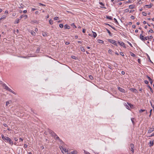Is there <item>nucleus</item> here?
<instances>
[{"mask_svg": "<svg viewBox=\"0 0 154 154\" xmlns=\"http://www.w3.org/2000/svg\"><path fill=\"white\" fill-rule=\"evenodd\" d=\"M134 118H131V121L133 124H134Z\"/></svg>", "mask_w": 154, "mask_h": 154, "instance_id": "nucleus-44", "label": "nucleus"}, {"mask_svg": "<svg viewBox=\"0 0 154 154\" xmlns=\"http://www.w3.org/2000/svg\"><path fill=\"white\" fill-rule=\"evenodd\" d=\"M145 6L147 7L148 8H150L152 7L151 5H145Z\"/></svg>", "mask_w": 154, "mask_h": 154, "instance_id": "nucleus-42", "label": "nucleus"}, {"mask_svg": "<svg viewBox=\"0 0 154 154\" xmlns=\"http://www.w3.org/2000/svg\"><path fill=\"white\" fill-rule=\"evenodd\" d=\"M135 7V5H129V8L130 9H133Z\"/></svg>", "mask_w": 154, "mask_h": 154, "instance_id": "nucleus-12", "label": "nucleus"}, {"mask_svg": "<svg viewBox=\"0 0 154 154\" xmlns=\"http://www.w3.org/2000/svg\"><path fill=\"white\" fill-rule=\"evenodd\" d=\"M112 50L110 49H109L108 51V53L110 54H112Z\"/></svg>", "mask_w": 154, "mask_h": 154, "instance_id": "nucleus-30", "label": "nucleus"}, {"mask_svg": "<svg viewBox=\"0 0 154 154\" xmlns=\"http://www.w3.org/2000/svg\"><path fill=\"white\" fill-rule=\"evenodd\" d=\"M106 18L108 19H109L110 20H112V17L110 16H106Z\"/></svg>", "mask_w": 154, "mask_h": 154, "instance_id": "nucleus-25", "label": "nucleus"}, {"mask_svg": "<svg viewBox=\"0 0 154 154\" xmlns=\"http://www.w3.org/2000/svg\"><path fill=\"white\" fill-rule=\"evenodd\" d=\"M3 125L5 127H8V126L7 125L5 124V123H4L3 124Z\"/></svg>", "mask_w": 154, "mask_h": 154, "instance_id": "nucleus-56", "label": "nucleus"}, {"mask_svg": "<svg viewBox=\"0 0 154 154\" xmlns=\"http://www.w3.org/2000/svg\"><path fill=\"white\" fill-rule=\"evenodd\" d=\"M11 102V101H7L6 103V105L7 106Z\"/></svg>", "mask_w": 154, "mask_h": 154, "instance_id": "nucleus-24", "label": "nucleus"}, {"mask_svg": "<svg viewBox=\"0 0 154 154\" xmlns=\"http://www.w3.org/2000/svg\"><path fill=\"white\" fill-rule=\"evenodd\" d=\"M38 5L40 6H45V5L41 3H38Z\"/></svg>", "mask_w": 154, "mask_h": 154, "instance_id": "nucleus-45", "label": "nucleus"}, {"mask_svg": "<svg viewBox=\"0 0 154 154\" xmlns=\"http://www.w3.org/2000/svg\"><path fill=\"white\" fill-rule=\"evenodd\" d=\"M40 51V48H38L36 50V52L38 53Z\"/></svg>", "mask_w": 154, "mask_h": 154, "instance_id": "nucleus-47", "label": "nucleus"}, {"mask_svg": "<svg viewBox=\"0 0 154 154\" xmlns=\"http://www.w3.org/2000/svg\"><path fill=\"white\" fill-rule=\"evenodd\" d=\"M54 137L55 139H57L58 140H59L60 141H61V140H60L59 137L57 135V134L55 135V136Z\"/></svg>", "mask_w": 154, "mask_h": 154, "instance_id": "nucleus-17", "label": "nucleus"}, {"mask_svg": "<svg viewBox=\"0 0 154 154\" xmlns=\"http://www.w3.org/2000/svg\"><path fill=\"white\" fill-rule=\"evenodd\" d=\"M114 20L115 21L116 23H118V22H117V20L115 18H114Z\"/></svg>", "mask_w": 154, "mask_h": 154, "instance_id": "nucleus-59", "label": "nucleus"}, {"mask_svg": "<svg viewBox=\"0 0 154 154\" xmlns=\"http://www.w3.org/2000/svg\"><path fill=\"white\" fill-rule=\"evenodd\" d=\"M142 14L144 16H146V13L145 12H142Z\"/></svg>", "mask_w": 154, "mask_h": 154, "instance_id": "nucleus-37", "label": "nucleus"}, {"mask_svg": "<svg viewBox=\"0 0 154 154\" xmlns=\"http://www.w3.org/2000/svg\"><path fill=\"white\" fill-rule=\"evenodd\" d=\"M140 39L143 42H145V40H147V38H148V36H146L144 37L142 35V34H141L140 35Z\"/></svg>", "mask_w": 154, "mask_h": 154, "instance_id": "nucleus-3", "label": "nucleus"}, {"mask_svg": "<svg viewBox=\"0 0 154 154\" xmlns=\"http://www.w3.org/2000/svg\"><path fill=\"white\" fill-rule=\"evenodd\" d=\"M121 73L122 75H124L125 74V72L124 71H122L121 72Z\"/></svg>", "mask_w": 154, "mask_h": 154, "instance_id": "nucleus-55", "label": "nucleus"}, {"mask_svg": "<svg viewBox=\"0 0 154 154\" xmlns=\"http://www.w3.org/2000/svg\"><path fill=\"white\" fill-rule=\"evenodd\" d=\"M125 104H126V108L128 109H129L130 108H129V106H128L127 105L126 103Z\"/></svg>", "mask_w": 154, "mask_h": 154, "instance_id": "nucleus-51", "label": "nucleus"}, {"mask_svg": "<svg viewBox=\"0 0 154 154\" xmlns=\"http://www.w3.org/2000/svg\"><path fill=\"white\" fill-rule=\"evenodd\" d=\"M6 140L7 141V142H8L10 144H11L12 145L13 144V142L10 138L8 137H6Z\"/></svg>", "mask_w": 154, "mask_h": 154, "instance_id": "nucleus-4", "label": "nucleus"}, {"mask_svg": "<svg viewBox=\"0 0 154 154\" xmlns=\"http://www.w3.org/2000/svg\"><path fill=\"white\" fill-rule=\"evenodd\" d=\"M92 32H93V36L94 38H95L97 36V34L95 32H94L93 31H92Z\"/></svg>", "mask_w": 154, "mask_h": 154, "instance_id": "nucleus-21", "label": "nucleus"}, {"mask_svg": "<svg viewBox=\"0 0 154 154\" xmlns=\"http://www.w3.org/2000/svg\"><path fill=\"white\" fill-rule=\"evenodd\" d=\"M150 146H152L153 145V141L151 140L149 142Z\"/></svg>", "mask_w": 154, "mask_h": 154, "instance_id": "nucleus-19", "label": "nucleus"}, {"mask_svg": "<svg viewBox=\"0 0 154 154\" xmlns=\"http://www.w3.org/2000/svg\"><path fill=\"white\" fill-rule=\"evenodd\" d=\"M144 82L146 84H147L149 83V82L147 80H145Z\"/></svg>", "mask_w": 154, "mask_h": 154, "instance_id": "nucleus-48", "label": "nucleus"}, {"mask_svg": "<svg viewBox=\"0 0 154 154\" xmlns=\"http://www.w3.org/2000/svg\"><path fill=\"white\" fill-rule=\"evenodd\" d=\"M19 19H17L15 22V23H18L19 22Z\"/></svg>", "mask_w": 154, "mask_h": 154, "instance_id": "nucleus-34", "label": "nucleus"}, {"mask_svg": "<svg viewBox=\"0 0 154 154\" xmlns=\"http://www.w3.org/2000/svg\"><path fill=\"white\" fill-rule=\"evenodd\" d=\"M131 18L132 19H134V17L133 16H131Z\"/></svg>", "mask_w": 154, "mask_h": 154, "instance_id": "nucleus-52", "label": "nucleus"}, {"mask_svg": "<svg viewBox=\"0 0 154 154\" xmlns=\"http://www.w3.org/2000/svg\"><path fill=\"white\" fill-rule=\"evenodd\" d=\"M59 18L57 17H54V20H57Z\"/></svg>", "mask_w": 154, "mask_h": 154, "instance_id": "nucleus-49", "label": "nucleus"}, {"mask_svg": "<svg viewBox=\"0 0 154 154\" xmlns=\"http://www.w3.org/2000/svg\"><path fill=\"white\" fill-rule=\"evenodd\" d=\"M2 86L6 90L12 93L15 94V93L12 90L8 88L5 83H2Z\"/></svg>", "mask_w": 154, "mask_h": 154, "instance_id": "nucleus-2", "label": "nucleus"}, {"mask_svg": "<svg viewBox=\"0 0 154 154\" xmlns=\"http://www.w3.org/2000/svg\"><path fill=\"white\" fill-rule=\"evenodd\" d=\"M120 54L122 56H124V55L123 52H120Z\"/></svg>", "mask_w": 154, "mask_h": 154, "instance_id": "nucleus-53", "label": "nucleus"}, {"mask_svg": "<svg viewBox=\"0 0 154 154\" xmlns=\"http://www.w3.org/2000/svg\"><path fill=\"white\" fill-rule=\"evenodd\" d=\"M89 77L91 80L93 79V77L91 75H89Z\"/></svg>", "mask_w": 154, "mask_h": 154, "instance_id": "nucleus-32", "label": "nucleus"}, {"mask_svg": "<svg viewBox=\"0 0 154 154\" xmlns=\"http://www.w3.org/2000/svg\"><path fill=\"white\" fill-rule=\"evenodd\" d=\"M119 90L122 92L123 93L125 92V90L122 88L119 87H118Z\"/></svg>", "mask_w": 154, "mask_h": 154, "instance_id": "nucleus-11", "label": "nucleus"}, {"mask_svg": "<svg viewBox=\"0 0 154 154\" xmlns=\"http://www.w3.org/2000/svg\"><path fill=\"white\" fill-rule=\"evenodd\" d=\"M42 35L43 36H46L47 35V34H46V32H43L42 33Z\"/></svg>", "mask_w": 154, "mask_h": 154, "instance_id": "nucleus-26", "label": "nucleus"}, {"mask_svg": "<svg viewBox=\"0 0 154 154\" xmlns=\"http://www.w3.org/2000/svg\"><path fill=\"white\" fill-rule=\"evenodd\" d=\"M60 149L62 151V152L64 154H68V150L65 148L64 146H60Z\"/></svg>", "mask_w": 154, "mask_h": 154, "instance_id": "nucleus-1", "label": "nucleus"}, {"mask_svg": "<svg viewBox=\"0 0 154 154\" xmlns=\"http://www.w3.org/2000/svg\"><path fill=\"white\" fill-rule=\"evenodd\" d=\"M154 131V125H153L151 128H150L148 131V133H150Z\"/></svg>", "mask_w": 154, "mask_h": 154, "instance_id": "nucleus-7", "label": "nucleus"}, {"mask_svg": "<svg viewBox=\"0 0 154 154\" xmlns=\"http://www.w3.org/2000/svg\"><path fill=\"white\" fill-rule=\"evenodd\" d=\"M98 42L99 43H103L104 42L103 41L101 40H98Z\"/></svg>", "mask_w": 154, "mask_h": 154, "instance_id": "nucleus-29", "label": "nucleus"}, {"mask_svg": "<svg viewBox=\"0 0 154 154\" xmlns=\"http://www.w3.org/2000/svg\"><path fill=\"white\" fill-rule=\"evenodd\" d=\"M84 153L85 154H91L88 151H85V150H84Z\"/></svg>", "mask_w": 154, "mask_h": 154, "instance_id": "nucleus-27", "label": "nucleus"}, {"mask_svg": "<svg viewBox=\"0 0 154 154\" xmlns=\"http://www.w3.org/2000/svg\"><path fill=\"white\" fill-rule=\"evenodd\" d=\"M128 43L131 46V47H132V44L130 42H128Z\"/></svg>", "mask_w": 154, "mask_h": 154, "instance_id": "nucleus-57", "label": "nucleus"}, {"mask_svg": "<svg viewBox=\"0 0 154 154\" xmlns=\"http://www.w3.org/2000/svg\"><path fill=\"white\" fill-rule=\"evenodd\" d=\"M107 25H108L109 26L111 27L113 29L115 30V28L114 27L112 26H111V25H109V24H107Z\"/></svg>", "mask_w": 154, "mask_h": 154, "instance_id": "nucleus-39", "label": "nucleus"}, {"mask_svg": "<svg viewBox=\"0 0 154 154\" xmlns=\"http://www.w3.org/2000/svg\"><path fill=\"white\" fill-rule=\"evenodd\" d=\"M122 4V2H120L118 3V5L119 6V5H121Z\"/></svg>", "mask_w": 154, "mask_h": 154, "instance_id": "nucleus-60", "label": "nucleus"}, {"mask_svg": "<svg viewBox=\"0 0 154 154\" xmlns=\"http://www.w3.org/2000/svg\"><path fill=\"white\" fill-rule=\"evenodd\" d=\"M49 133L53 137L55 136V135H56V134L55 133H54L53 131H49Z\"/></svg>", "mask_w": 154, "mask_h": 154, "instance_id": "nucleus-10", "label": "nucleus"}, {"mask_svg": "<svg viewBox=\"0 0 154 154\" xmlns=\"http://www.w3.org/2000/svg\"><path fill=\"white\" fill-rule=\"evenodd\" d=\"M81 51H82L83 52H85V50L83 47H81Z\"/></svg>", "mask_w": 154, "mask_h": 154, "instance_id": "nucleus-28", "label": "nucleus"}, {"mask_svg": "<svg viewBox=\"0 0 154 154\" xmlns=\"http://www.w3.org/2000/svg\"><path fill=\"white\" fill-rule=\"evenodd\" d=\"M59 27L61 28H63V24H60L59 25Z\"/></svg>", "mask_w": 154, "mask_h": 154, "instance_id": "nucleus-33", "label": "nucleus"}, {"mask_svg": "<svg viewBox=\"0 0 154 154\" xmlns=\"http://www.w3.org/2000/svg\"><path fill=\"white\" fill-rule=\"evenodd\" d=\"M28 17L27 15H26L23 14L21 15L20 17V19L23 18H24V19H26Z\"/></svg>", "mask_w": 154, "mask_h": 154, "instance_id": "nucleus-9", "label": "nucleus"}, {"mask_svg": "<svg viewBox=\"0 0 154 154\" xmlns=\"http://www.w3.org/2000/svg\"><path fill=\"white\" fill-rule=\"evenodd\" d=\"M149 32H151V33H153V31L152 30V29H150L148 31V33H149Z\"/></svg>", "mask_w": 154, "mask_h": 154, "instance_id": "nucleus-46", "label": "nucleus"}, {"mask_svg": "<svg viewBox=\"0 0 154 154\" xmlns=\"http://www.w3.org/2000/svg\"><path fill=\"white\" fill-rule=\"evenodd\" d=\"M108 41L113 44L116 46H117L116 42L115 40L112 39H109L108 40Z\"/></svg>", "mask_w": 154, "mask_h": 154, "instance_id": "nucleus-5", "label": "nucleus"}, {"mask_svg": "<svg viewBox=\"0 0 154 154\" xmlns=\"http://www.w3.org/2000/svg\"><path fill=\"white\" fill-rule=\"evenodd\" d=\"M130 147H131V150L132 151L133 153H134V145L133 143H131L130 144Z\"/></svg>", "mask_w": 154, "mask_h": 154, "instance_id": "nucleus-6", "label": "nucleus"}, {"mask_svg": "<svg viewBox=\"0 0 154 154\" xmlns=\"http://www.w3.org/2000/svg\"><path fill=\"white\" fill-rule=\"evenodd\" d=\"M77 152L76 150H74L70 152L69 154H76Z\"/></svg>", "mask_w": 154, "mask_h": 154, "instance_id": "nucleus-15", "label": "nucleus"}, {"mask_svg": "<svg viewBox=\"0 0 154 154\" xmlns=\"http://www.w3.org/2000/svg\"><path fill=\"white\" fill-rule=\"evenodd\" d=\"M86 29H82V32L83 33H85V32Z\"/></svg>", "mask_w": 154, "mask_h": 154, "instance_id": "nucleus-50", "label": "nucleus"}, {"mask_svg": "<svg viewBox=\"0 0 154 154\" xmlns=\"http://www.w3.org/2000/svg\"><path fill=\"white\" fill-rule=\"evenodd\" d=\"M132 27L133 28H136V26L135 25H133L132 26Z\"/></svg>", "mask_w": 154, "mask_h": 154, "instance_id": "nucleus-61", "label": "nucleus"}, {"mask_svg": "<svg viewBox=\"0 0 154 154\" xmlns=\"http://www.w3.org/2000/svg\"><path fill=\"white\" fill-rule=\"evenodd\" d=\"M131 56H132L134 57H135V54H134L133 53H131Z\"/></svg>", "mask_w": 154, "mask_h": 154, "instance_id": "nucleus-40", "label": "nucleus"}, {"mask_svg": "<svg viewBox=\"0 0 154 154\" xmlns=\"http://www.w3.org/2000/svg\"><path fill=\"white\" fill-rule=\"evenodd\" d=\"M149 82H150V83L151 84H152V82H153V81H152V80H150V81H149Z\"/></svg>", "mask_w": 154, "mask_h": 154, "instance_id": "nucleus-64", "label": "nucleus"}, {"mask_svg": "<svg viewBox=\"0 0 154 154\" xmlns=\"http://www.w3.org/2000/svg\"><path fill=\"white\" fill-rule=\"evenodd\" d=\"M145 111V109H140L139 110V112L140 113H141V112L144 111Z\"/></svg>", "mask_w": 154, "mask_h": 154, "instance_id": "nucleus-41", "label": "nucleus"}, {"mask_svg": "<svg viewBox=\"0 0 154 154\" xmlns=\"http://www.w3.org/2000/svg\"><path fill=\"white\" fill-rule=\"evenodd\" d=\"M23 13L24 14L26 13L27 12V11L26 10L23 11Z\"/></svg>", "mask_w": 154, "mask_h": 154, "instance_id": "nucleus-63", "label": "nucleus"}, {"mask_svg": "<svg viewBox=\"0 0 154 154\" xmlns=\"http://www.w3.org/2000/svg\"><path fill=\"white\" fill-rule=\"evenodd\" d=\"M71 58H72V59H77V58L76 57H75V56H72L71 57Z\"/></svg>", "mask_w": 154, "mask_h": 154, "instance_id": "nucleus-35", "label": "nucleus"}, {"mask_svg": "<svg viewBox=\"0 0 154 154\" xmlns=\"http://www.w3.org/2000/svg\"><path fill=\"white\" fill-rule=\"evenodd\" d=\"M129 11V10L128 9H126L124 11L125 12L127 13Z\"/></svg>", "mask_w": 154, "mask_h": 154, "instance_id": "nucleus-43", "label": "nucleus"}, {"mask_svg": "<svg viewBox=\"0 0 154 154\" xmlns=\"http://www.w3.org/2000/svg\"><path fill=\"white\" fill-rule=\"evenodd\" d=\"M30 33L33 36H35V33L33 31H31Z\"/></svg>", "mask_w": 154, "mask_h": 154, "instance_id": "nucleus-18", "label": "nucleus"}, {"mask_svg": "<svg viewBox=\"0 0 154 154\" xmlns=\"http://www.w3.org/2000/svg\"><path fill=\"white\" fill-rule=\"evenodd\" d=\"M69 44V42H65V44L66 45H68Z\"/></svg>", "mask_w": 154, "mask_h": 154, "instance_id": "nucleus-54", "label": "nucleus"}, {"mask_svg": "<svg viewBox=\"0 0 154 154\" xmlns=\"http://www.w3.org/2000/svg\"><path fill=\"white\" fill-rule=\"evenodd\" d=\"M64 28L65 29H69L70 28V27L67 24H65L64 25Z\"/></svg>", "mask_w": 154, "mask_h": 154, "instance_id": "nucleus-16", "label": "nucleus"}, {"mask_svg": "<svg viewBox=\"0 0 154 154\" xmlns=\"http://www.w3.org/2000/svg\"><path fill=\"white\" fill-rule=\"evenodd\" d=\"M49 23L51 25H52L53 24V21L52 20H51V19L50 20Z\"/></svg>", "mask_w": 154, "mask_h": 154, "instance_id": "nucleus-31", "label": "nucleus"}, {"mask_svg": "<svg viewBox=\"0 0 154 154\" xmlns=\"http://www.w3.org/2000/svg\"><path fill=\"white\" fill-rule=\"evenodd\" d=\"M71 26H73L74 28H76V26L74 24V23H72L71 24Z\"/></svg>", "mask_w": 154, "mask_h": 154, "instance_id": "nucleus-36", "label": "nucleus"}, {"mask_svg": "<svg viewBox=\"0 0 154 154\" xmlns=\"http://www.w3.org/2000/svg\"><path fill=\"white\" fill-rule=\"evenodd\" d=\"M6 18V16L4 15H3L1 18L0 19V21L2 20H4Z\"/></svg>", "mask_w": 154, "mask_h": 154, "instance_id": "nucleus-14", "label": "nucleus"}, {"mask_svg": "<svg viewBox=\"0 0 154 154\" xmlns=\"http://www.w3.org/2000/svg\"><path fill=\"white\" fill-rule=\"evenodd\" d=\"M14 139L15 141H17L18 140V139L17 137L14 138Z\"/></svg>", "mask_w": 154, "mask_h": 154, "instance_id": "nucleus-58", "label": "nucleus"}, {"mask_svg": "<svg viewBox=\"0 0 154 154\" xmlns=\"http://www.w3.org/2000/svg\"><path fill=\"white\" fill-rule=\"evenodd\" d=\"M27 147V144H25L24 145V147L25 148H26V147Z\"/></svg>", "mask_w": 154, "mask_h": 154, "instance_id": "nucleus-62", "label": "nucleus"}, {"mask_svg": "<svg viewBox=\"0 0 154 154\" xmlns=\"http://www.w3.org/2000/svg\"><path fill=\"white\" fill-rule=\"evenodd\" d=\"M118 43L121 46H122L124 48H126L125 45V44L123 42H118Z\"/></svg>", "mask_w": 154, "mask_h": 154, "instance_id": "nucleus-8", "label": "nucleus"}, {"mask_svg": "<svg viewBox=\"0 0 154 154\" xmlns=\"http://www.w3.org/2000/svg\"><path fill=\"white\" fill-rule=\"evenodd\" d=\"M106 31H107V32L109 34V35H110V36H112V33L110 32V31H109V30L108 29H106Z\"/></svg>", "mask_w": 154, "mask_h": 154, "instance_id": "nucleus-20", "label": "nucleus"}, {"mask_svg": "<svg viewBox=\"0 0 154 154\" xmlns=\"http://www.w3.org/2000/svg\"><path fill=\"white\" fill-rule=\"evenodd\" d=\"M153 38V36L152 35H151L149 36H148V38H147V40H148L149 41H151V39Z\"/></svg>", "mask_w": 154, "mask_h": 154, "instance_id": "nucleus-22", "label": "nucleus"}, {"mask_svg": "<svg viewBox=\"0 0 154 154\" xmlns=\"http://www.w3.org/2000/svg\"><path fill=\"white\" fill-rule=\"evenodd\" d=\"M148 87H149V88L150 90V91L152 92V93H153V90H152V88H151L149 86H148Z\"/></svg>", "mask_w": 154, "mask_h": 154, "instance_id": "nucleus-38", "label": "nucleus"}, {"mask_svg": "<svg viewBox=\"0 0 154 154\" xmlns=\"http://www.w3.org/2000/svg\"><path fill=\"white\" fill-rule=\"evenodd\" d=\"M99 4L100 5H101V6L100 7L102 8H105L104 7V5L102 2H99Z\"/></svg>", "mask_w": 154, "mask_h": 154, "instance_id": "nucleus-13", "label": "nucleus"}, {"mask_svg": "<svg viewBox=\"0 0 154 154\" xmlns=\"http://www.w3.org/2000/svg\"><path fill=\"white\" fill-rule=\"evenodd\" d=\"M5 137L3 134L2 135V138L3 140H6V137Z\"/></svg>", "mask_w": 154, "mask_h": 154, "instance_id": "nucleus-23", "label": "nucleus"}]
</instances>
